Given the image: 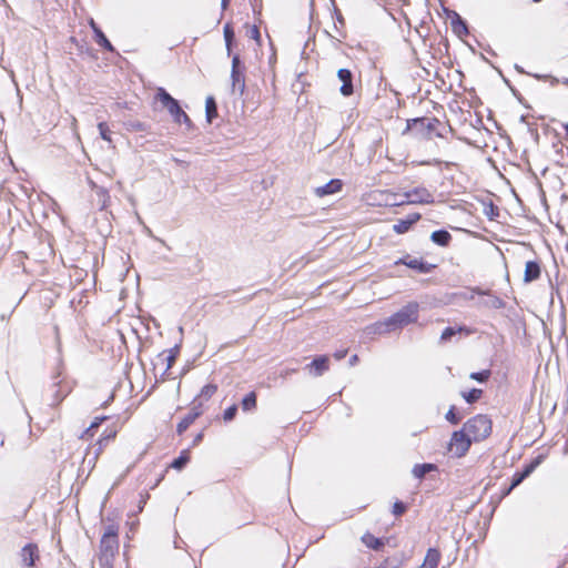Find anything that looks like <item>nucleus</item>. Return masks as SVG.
<instances>
[{
  "instance_id": "obj_4",
  "label": "nucleus",
  "mask_w": 568,
  "mask_h": 568,
  "mask_svg": "<svg viewBox=\"0 0 568 568\" xmlns=\"http://www.w3.org/2000/svg\"><path fill=\"white\" fill-rule=\"evenodd\" d=\"M471 442L464 429L456 430L452 435L448 450L455 457H463L468 452Z\"/></svg>"
},
{
  "instance_id": "obj_31",
  "label": "nucleus",
  "mask_w": 568,
  "mask_h": 568,
  "mask_svg": "<svg viewBox=\"0 0 568 568\" xmlns=\"http://www.w3.org/2000/svg\"><path fill=\"white\" fill-rule=\"evenodd\" d=\"M115 435H116V432H114V430H111L110 433L102 435V437L98 440V446L99 447H98L97 453H95L97 456L102 452L103 446H104V442L113 439L115 437Z\"/></svg>"
},
{
  "instance_id": "obj_10",
  "label": "nucleus",
  "mask_w": 568,
  "mask_h": 568,
  "mask_svg": "<svg viewBox=\"0 0 568 568\" xmlns=\"http://www.w3.org/2000/svg\"><path fill=\"white\" fill-rule=\"evenodd\" d=\"M337 78L342 82L339 92L344 97H349L354 92L353 88V73L348 69H339L337 71Z\"/></svg>"
},
{
  "instance_id": "obj_50",
  "label": "nucleus",
  "mask_w": 568,
  "mask_h": 568,
  "mask_svg": "<svg viewBox=\"0 0 568 568\" xmlns=\"http://www.w3.org/2000/svg\"><path fill=\"white\" fill-rule=\"evenodd\" d=\"M515 69H516L518 72H520V73H526V72L524 71V69H523L521 67H519L518 64H516V65H515Z\"/></svg>"
},
{
  "instance_id": "obj_47",
  "label": "nucleus",
  "mask_w": 568,
  "mask_h": 568,
  "mask_svg": "<svg viewBox=\"0 0 568 568\" xmlns=\"http://www.w3.org/2000/svg\"><path fill=\"white\" fill-rule=\"evenodd\" d=\"M513 489H510V486L508 488H506L504 491H503V495L501 497H506L508 496L510 493H511Z\"/></svg>"
},
{
  "instance_id": "obj_28",
  "label": "nucleus",
  "mask_w": 568,
  "mask_h": 568,
  "mask_svg": "<svg viewBox=\"0 0 568 568\" xmlns=\"http://www.w3.org/2000/svg\"><path fill=\"white\" fill-rule=\"evenodd\" d=\"M256 406V394L254 392L248 393L242 400L243 410H251Z\"/></svg>"
},
{
  "instance_id": "obj_52",
  "label": "nucleus",
  "mask_w": 568,
  "mask_h": 568,
  "mask_svg": "<svg viewBox=\"0 0 568 568\" xmlns=\"http://www.w3.org/2000/svg\"><path fill=\"white\" fill-rule=\"evenodd\" d=\"M564 84L568 85V78L562 79L561 81Z\"/></svg>"
},
{
  "instance_id": "obj_42",
  "label": "nucleus",
  "mask_w": 568,
  "mask_h": 568,
  "mask_svg": "<svg viewBox=\"0 0 568 568\" xmlns=\"http://www.w3.org/2000/svg\"><path fill=\"white\" fill-rule=\"evenodd\" d=\"M534 77L538 80H546L550 79L551 85H555L559 82L557 78L550 77V75H541V74H534Z\"/></svg>"
},
{
  "instance_id": "obj_37",
  "label": "nucleus",
  "mask_w": 568,
  "mask_h": 568,
  "mask_svg": "<svg viewBox=\"0 0 568 568\" xmlns=\"http://www.w3.org/2000/svg\"><path fill=\"white\" fill-rule=\"evenodd\" d=\"M540 464V457L536 458L535 460H532L530 464H528L524 470L521 471L524 474V476L527 478L535 469L536 467Z\"/></svg>"
},
{
  "instance_id": "obj_12",
  "label": "nucleus",
  "mask_w": 568,
  "mask_h": 568,
  "mask_svg": "<svg viewBox=\"0 0 568 568\" xmlns=\"http://www.w3.org/2000/svg\"><path fill=\"white\" fill-rule=\"evenodd\" d=\"M90 27L94 32V40L95 42L103 49L113 52L114 48L112 43L108 40L105 34L102 32V30L98 27V24L94 22L93 19L90 20Z\"/></svg>"
},
{
  "instance_id": "obj_32",
  "label": "nucleus",
  "mask_w": 568,
  "mask_h": 568,
  "mask_svg": "<svg viewBox=\"0 0 568 568\" xmlns=\"http://www.w3.org/2000/svg\"><path fill=\"white\" fill-rule=\"evenodd\" d=\"M471 379L477 381L479 383L486 382L490 377V371L485 369L481 372L471 373L469 376Z\"/></svg>"
},
{
  "instance_id": "obj_35",
  "label": "nucleus",
  "mask_w": 568,
  "mask_h": 568,
  "mask_svg": "<svg viewBox=\"0 0 568 568\" xmlns=\"http://www.w3.org/2000/svg\"><path fill=\"white\" fill-rule=\"evenodd\" d=\"M236 412H237V406L236 405H232V406L227 407L224 410L223 419L225 422H231L235 417Z\"/></svg>"
},
{
  "instance_id": "obj_2",
  "label": "nucleus",
  "mask_w": 568,
  "mask_h": 568,
  "mask_svg": "<svg viewBox=\"0 0 568 568\" xmlns=\"http://www.w3.org/2000/svg\"><path fill=\"white\" fill-rule=\"evenodd\" d=\"M463 429L473 442H479L490 435L491 420L485 415H476L464 424Z\"/></svg>"
},
{
  "instance_id": "obj_7",
  "label": "nucleus",
  "mask_w": 568,
  "mask_h": 568,
  "mask_svg": "<svg viewBox=\"0 0 568 568\" xmlns=\"http://www.w3.org/2000/svg\"><path fill=\"white\" fill-rule=\"evenodd\" d=\"M119 549V539L102 537L100 541V560L109 564Z\"/></svg>"
},
{
  "instance_id": "obj_24",
  "label": "nucleus",
  "mask_w": 568,
  "mask_h": 568,
  "mask_svg": "<svg viewBox=\"0 0 568 568\" xmlns=\"http://www.w3.org/2000/svg\"><path fill=\"white\" fill-rule=\"evenodd\" d=\"M435 469L433 464H417L414 466L412 473L416 478H423L427 473Z\"/></svg>"
},
{
  "instance_id": "obj_46",
  "label": "nucleus",
  "mask_w": 568,
  "mask_h": 568,
  "mask_svg": "<svg viewBox=\"0 0 568 568\" xmlns=\"http://www.w3.org/2000/svg\"><path fill=\"white\" fill-rule=\"evenodd\" d=\"M202 438H203V434L202 433L197 434L196 437L194 438V444H197L199 442H201Z\"/></svg>"
},
{
  "instance_id": "obj_6",
  "label": "nucleus",
  "mask_w": 568,
  "mask_h": 568,
  "mask_svg": "<svg viewBox=\"0 0 568 568\" xmlns=\"http://www.w3.org/2000/svg\"><path fill=\"white\" fill-rule=\"evenodd\" d=\"M406 202L410 204H432L434 195L424 186H418L405 192Z\"/></svg>"
},
{
  "instance_id": "obj_8",
  "label": "nucleus",
  "mask_w": 568,
  "mask_h": 568,
  "mask_svg": "<svg viewBox=\"0 0 568 568\" xmlns=\"http://www.w3.org/2000/svg\"><path fill=\"white\" fill-rule=\"evenodd\" d=\"M395 264H404L409 268L416 270L422 274L429 273L435 267V265L429 264L423 261L422 258H412L410 256L399 258L398 261L395 262Z\"/></svg>"
},
{
  "instance_id": "obj_38",
  "label": "nucleus",
  "mask_w": 568,
  "mask_h": 568,
  "mask_svg": "<svg viewBox=\"0 0 568 568\" xmlns=\"http://www.w3.org/2000/svg\"><path fill=\"white\" fill-rule=\"evenodd\" d=\"M102 537L119 539L118 538V527L115 525L106 526Z\"/></svg>"
},
{
  "instance_id": "obj_15",
  "label": "nucleus",
  "mask_w": 568,
  "mask_h": 568,
  "mask_svg": "<svg viewBox=\"0 0 568 568\" xmlns=\"http://www.w3.org/2000/svg\"><path fill=\"white\" fill-rule=\"evenodd\" d=\"M440 551L436 548H429L426 552L422 568H437L440 561Z\"/></svg>"
},
{
  "instance_id": "obj_44",
  "label": "nucleus",
  "mask_w": 568,
  "mask_h": 568,
  "mask_svg": "<svg viewBox=\"0 0 568 568\" xmlns=\"http://www.w3.org/2000/svg\"><path fill=\"white\" fill-rule=\"evenodd\" d=\"M358 361V356L357 355H353L351 356L348 363H349V366H354Z\"/></svg>"
},
{
  "instance_id": "obj_40",
  "label": "nucleus",
  "mask_w": 568,
  "mask_h": 568,
  "mask_svg": "<svg viewBox=\"0 0 568 568\" xmlns=\"http://www.w3.org/2000/svg\"><path fill=\"white\" fill-rule=\"evenodd\" d=\"M406 511V506L402 501H396L393 505V514L395 516H402Z\"/></svg>"
},
{
  "instance_id": "obj_27",
  "label": "nucleus",
  "mask_w": 568,
  "mask_h": 568,
  "mask_svg": "<svg viewBox=\"0 0 568 568\" xmlns=\"http://www.w3.org/2000/svg\"><path fill=\"white\" fill-rule=\"evenodd\" d=\"M481 394H483L481 389L473 388V389H470L468 392L462 393V396L464 397V399L467 403L473 404V403L477 402L480 398Z\"/></svg>"
},
{
  "instance_id": "obj_19",
  "label": "nucleus",
  "mask_w": 568,
  "mask_h": 568,
  "mask_svg": "<svg viewBox=\"0 0 568 568\" xmlns=\"http://www.w3.org/2000/svg\"><path fill=\"white\" fill-rule=\"evenodd\" d=\"M430 239L439 246H447L452 240V235L445 230H438L432 233Z\"/></svg>"
},
{
  "instance_id": "obj_36",
  "label": "nucleus",
  "mask_w": 568,
  "mask_h": 568,
  "mask_svg": "<svg viewBox=\"0 0 568 568\" xmlns=\"http://www.w3.org/2000/svg\"><path fill=\"white\" fill-rule=\"evenodd\" d=\"M540 464V457L536 458L535 460H532L530 464H528L524 470L521 471L524 474V476L527 478L535 469L536 467Z\"/></svg>"
},
{
  "instance_id": "obj_53",
  "label": "nucleus",
  "mask_w": 568,
  "mask_h": 568,
  "mask_svg": "<svg viewBox=\"0 0 568 568\" xmlns=\"http://www.w3.org/2000/svg\"><path fill=\"white\" fill-rule=\"evenodd\" d=\"M422 164L430 165V164H433V162L426 161V162H422Z\"/></svg>"
},
{
  "instance_id": "obj_48",
  "label": "nucleus",
  "mask_w": 568,
  "mask_h": 568,
  "mask_svg": "<svg viewBox=\"0 0 568 568\" xmlns=\"http://www.w3.org/2000/svg\"><path fill=\"white\" fill-rule=\"evenodd\" d=\"M377 568H396V567L390 566L388 562H384L381 566H378Z\"/></svg>"
},
{
  "instance_id": "obj_30",
  "label": "nucleus",
  "mask_w": 568,
  "mask_h": 568,
  "mask_svg": "<svg viewBox=\"0 0 568 568\" xmlns=\"http://www.w3.org/2000/svg\"><path fill=\"white\" fill-rule=\"evenodd\" d=\"M98 129H99L100 136L104 141L111 143L112 142L111 132H110V129H109L108 124L105 122H100L98 124Z\"/></svg>"
},
{
  "instance_id": "obj_33",
  "label": "nucleus",
  "mask_w": 568,
  "mask_h": 568,
  "mask_svg": "<svg viewBox=\"0 0 568 568\" xmlns=\"http://www.w3.org/2000/svg\"><path fill=\"white\" fill-rule=\"evenodd\" d=\"M463 329V327H459L458 329L454 327H446L440 335V339L444 342L449 341L457 332H462Z\"/></svg>"
},
{
  "instance_id": "obj_18",
  "label": "nucleus",
  "mask_w": 568,
  "mask_h": 568,
  "mask_svg": "<svg viewBox=\"0 0 568 568\" xmlns=\"http://www.w3.org/2000/svg\"><path fill=\"white\" fill-rule=\"evenodd\" d=\"M362 542L367 547V548H371V549H374V550H379L384 547L385 542L383 539L381 538H377L375 536H373L372 534L369 532H366L362 536Z\"/></svg>"
},
{
  "instance_id": "obj_3",
  "label": "nucleus",
  "mask_w": 568,
  "mask_h": 568,
  "mask_svg": "<svg viewBox=\"0 0 568 568\" xmlns=\"http://www.w3.org/2000/svg\"><path fill=\"white\" fill-rule=\"evenodd\" d=\"M155 98L161 102L163 108L168 110L174 122L179 124L185 123L186 125H191V120L189 115L182 110L179 101L174 99L165 89L159 88Z\"/></svg>"
},
{
  "instance_id": "obj_51",
  "label": "nucleus",
  "mask_w": 568,
  "mask_h": 568,
  "mask_svg": "<svg viewBox=\"0 0 568 568\" xmlns=\"http://www.w3.org/2000/svg\"><path fill=\"white\" fill-rule=\"evenodd\" d=\"M227 4H229V0H222V8L223 9H226Z\"/></svg>"
},
{
  "instance_id": "obj_45",
  "label": "nucleus",
  "mask_w": 568,
  "mask_h": 568,
  "mask_svg": "<svg viewBox=\"0 0 568 568\" xmlns=\"http://www.w3.org/2000/svg\"><path fill=\"white\" fill-rule=\"evenodd\" d=\"M494 305L496 307H501L504 305V303H503V301L500 298L496 297L495 301H494Z\"/></svg>"
},
{
  "instance_id": "obj_34",
  "label": "nucleus",
  "mask_w": 568,
  "mask_h": 568,
  "mask_svg": "<svg viewBox=\"0 0 568 568\" xmlns=\"http://www.w3.org/2000/svg\"><path fill=\"white\" fill-rule=\"evenodd\" d=\"M446 420L453 425H457L460 422V417L456 414L455 407L452 406L445 416Z\"/></svg>"
},
{
  "instance_id": "obj_16",
  "label": "nucleus",
  "mask_w": 568,
  "mask_h": 568,
  "mask_svg": "<svg viewBox=\"0 0 568 568\" xmlns=\"http://www.w3.org/2000/svg\"><path fill=\"white\" fill-rule=\"evenodd\" d=\"M452 29L458 37L468 34V28H467L466 22L455 11H453V17H452Z\"/></svg>"
},
{
  "instance_id": "obj_5",
  "label": "nucleus",
  "mask_w": 568,
  "mask_h": 568,
  "mask_svg": "<svg viewBox=\"0 0 568 568\" xmlns=\"http://www.w3.org/2000/svg\"><path fill=\"white\" fill-rule=\"evenodd\" d=\"M244 70L245 67L242 64L240 55H233L231 70L232 88L233 91L239 90L241 94L244 92L245 89Z\"/></svg>"
},
{
  "instance_id": "obj_1",
  "label": "nucleus",
  "mask_w": 568,
  "mask_h": 568,
  "mask_svg": "<svg viewBox=\"0 0 568 568\" xmlns=\"http://www.w3.org/2000/svg\"><path fill=\"white\" fill-rule=\"evenodd\" d=\"M419 305L416 302H410L403 306L398 312L387 317L385 321L377 322L372 326L373 333L385 334L404 326L416 323L418 320Z\"/></svg>"
},
{
  "instance_id": "obj_25",
  "label": "nucleus",
  "mask_w": 568,
  "mask_h": 568,
  "mask_svg": "<svg viewBox=\"0 0 568 568\" xmlns=\"http://www.w3.org/2000/svg\"><path fill=\"white\" fill-rule=\"evenodd\" d=\"M190 460V455H189V452L187 450H183L180 456L178 458H175L172 463H171V467L176 469V470H181L185 467V465L189 463Z\"/></svg>"
},
{
  "instance_id": "obj_20",
  "label": "nucleus",
  "mask_w": 568,
  "mask_h": 568,
  "mask_svg": "<svg viewBox=\"0 0 568 568\" xmlns=\"http://www.w3.org/2000/svg\"><path fill=\"white\" fill-rule=\"evenodd\" d=\"M179 351H180V348L176 345L173 348H171L169 351H164L163 353H161L159 355V359L166 362L165 371H169L172 367V365L174 364L175 358H176V356L179 354Z\"/></svg>"
},
{
  "instance_id": "obj_9",
  "label": "nucleus",
  "mask_w": 568,
  "mask_h": 568,
  "mask_svg": "<svg viewBox=\"0 0 568 568\" xmlns=\"http://www.w3.org/2000/svg\"><path fill=\"white\" fill-rule=\"evenodd\" d=\"M329 368V358L326 355H321L315 357L312 363L306 365L305 369L308 371V373L314 376L318 377L322 376L326 371Z\"/></svg>"
},
{
  "instance_id": "obj_43",
  "label": "nucleus",
  "mask_w": 568,
  "mask_h": 568,
  "mask_svg": "<svg viewBox=\"0 0 568 568\" xmlns=\"http://www.w3.org/2000/svg\"><path fill=\"white\" fill-rule=\"evenodd\" d=\"M346 354H347L346 349L337 351L334 353V357L339 361V359L344 358L346 356Z\"/></svg>"
},
{
  "instance_id": "obj_14",
  "label": "nucleus",
  "mask_w": 568,
  "mask_h": 568,
  "mask_svg": "<svg viewBox=\"0 0 568 568\" xmlns=\"http://www.w3.org/2000/svg\"><path fill=\"white\" fill-rule=\"evenodd\" d=\"M420 219L419 213H413L409 214L405 220L398 221L396 224L393 225V230L397 234L406 233L413 224H415Z\"/></svg>"
},
{
  "instance_id": "obj_29",
  "label": "nucleus",
  "mask_w": 568,
  "mask_h": 568,
  "mask_svg": "<svg viewBox=\"0 0 568 568\" xmlns=\"http://www.w3.org/2000/svg\"><path fill=\"white\" fill-rule=\"evenodd\" d=\"M216 390H217V386L216 385L207 384V385L202 387L201 393H200V397L205 399V400H207V399H210L215 394Z\"/></svg>"
},
{
  "instance_id": "obj_22",
  "label": "nucleus",
  "mask_w": 568,
  "mask_h": 568,
  "mask_svg": "<svg viewBox=\"0 0 568 568\" xmlns=\"http://www.w3.org/2000/svg\"><path fill=\"white\" fill-rule=\"evenodd\" d=\"M199 417V413H189L178 424L176 430L179 434H183Z\"/></svg>"
},
{
  "instance_id": "obj_13",
  "label": "nucleus",
  "mask_w": 568,
  "mask_h": 568,
  "mask_svg": "<svg viewBox=\"0 0 568 568\" xmlns=\"http://www.w3.org/2000/svg\"><path fill=\"white\" fill-rule=\"evenodd\" d=\"M38 558V547L33 544L26 545L21 550V559L23 565L27 568H30L34 565L36 559Z\"/></svg>"
},
{
  "instance_id": "obj_23",
  "label": "nucleus",
  "mask_w": 568,
  "mask_h": 568,
  "mask_svg": "<svg viewBox=\"0 0 568 568\" xmlns=\"http://www.w3.org/2000/svg\"><path fill=\"white\" fill-rule=\"evenodd\" d=\"M223 33H224L226 51H227V54L230 55L231 51H232V44L234 41V37H235L234 30H233L231 23H226L224 26Z\"/></svg>"
},
{
  "instance_id": "obj_21",
  "label": "nucleus",
  "mask_w": 568,
  "mask_h": 568,
  "mask_svg": "<svg viewBox=\"0 0 568 568\" xmlns=\"http://www.w3.org/2000/svg\"><path fill=\"white\" fill-rule=\"evenodd\" d=\"M205 113L206 120L209 123L213 121L214 118L217 116V106L213 97H207L205 101Z\"/></svg>"
},
{
  "instance_id": "obj_26",
  "label": "nucleus",
  "mask_w": 568,
  "mask_h": 568,
  "mask_svg": "<svg viewBox=\"0 0 568 568\" xmlns=\"http://www.w3.org/2000/svg\"><path fill=\"white\" fill-rule=\"evenodd\" d=\"M105 416L95 417L94 420L91 423V425L83 432L81 435L82 439H88L89 437L93 436V430L97 429L103 420H105Z\"/></svg>"
},
{
  "instance_id": "obj_11",
  "label": "nucleus",
  "mask_w": 568,
  "mask_h": 568,
  "mask_svg": "<svg viewBox=\"0 0 568 568\" xmlns=\"http://www.w3.org/2000/svg\"><path fill=\"white\" fill-rule=\"evenodd\" d=\"M342 186H343V183H342L341 180L333 179L329 182H327L326 184H324L322 186H317L314 190V193L318 197H324L326 195H331V194L337 193L338 191H341Z\"/></svg>"
},
{
  "instance_id": "obj_41",
  "label": "nucleus",
  "mask_w": 568,
  "mask_h": 568,
  "mask_svg": "<svg viewBox=\"0 0 568 568\" xmlns=\"http://www.w3.org/2000/svg\"><path fill=\"white\" fill-rule=\"evenodd\" d=\"M247 36L251 38V39H254L255 41H260L261 39V34H260V30L256 26H251L248 28V31H247Z\"/></svg>"
},
{
  "instance_id": "obj_49",
  "label": "nucleus",
  "mask_w": 568,
  "mask_h": 568,
  "mask_svg": "<svg viewBox=\"0 0 568 568\" xmlns=\"http://www.w3.org/2000/svg\"><path fill=\"white\" fill-rule=\"evenodd\" d=\"M564 129H565V138L568 141V123L564 124Z\"/></svg>"
},
{
  "instance_id": "obj_39",
  "label": "nucleus",
  "mask_w": 568,
  "mask_h": 568,
  "mask_svg": "<svg viewBox=\"0 0 568 568\" xmlns=\"http://www.w3.org/2000/svg\"><path fill=\"white\" fill-rule=\"evenodd\" d=\"M525 479H526V477L524 476V474L521 471L516 473L511 479L510 489H514L517 486H519Z\"/></svg>"
},
{
  "instance_id": "obj_17",
  "label": "nucleus",
  "mask_w": 568,
  "mask_h": 568,
  "mask_svg": "<svg viewBox=\"0 0 568 568\" xmlns=\"http://www.w3.org/2000/svg\"><path fill=\"white\" fill-rule=\"evenodd\" d=\"M539 276H540L539 264L535 261L527 262L526 267H525V274H524L525 282H527V283L532 282V281L537 280Z\"/></svg>"
}]
</instances>
